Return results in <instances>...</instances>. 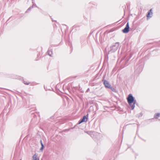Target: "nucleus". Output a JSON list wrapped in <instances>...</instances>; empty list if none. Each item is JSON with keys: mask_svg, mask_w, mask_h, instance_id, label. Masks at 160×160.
I'll return each mask as SVG.
<instances>
[{"mask_svg": "<svg viewBox=\"0 0 160 160\" xmlns=\"http://www.w3.org/2000/svg\"><path fill=\"white\" fill-rule=\"evenodd\" d=\"M30 8H28V10H29Z\"/></svg>", "mask_w": 160, "mask_h": 160, "instance_id": "obj_13", "label": "nucleus"}, {"mask_svg": "<svg viewBox=\"0 0 160 160\" xmlns=\"http://www.w3.org/2000/svg\"><path fill=\"white\" fill-rule=\"evenodd\" d=\"M129 23L128 22L126 24L125 28L122 30L123 32L124 33H127L129 31Z\"/></svg>", "mask_w": 160, "mask_h": 160, "instance_id": "obj_4", "label": "nucleus"}, {"mask_svg": "<svg viewBox=\"0 0 160 160\" xmlns=\"http://www.w3.org/2000/svg\"><path fill=\"white\" fill-rule=\"evenodd\" d=\"M152 9H151L149 10L148 14H147V19H148L149 18H151L152 17Z\"/></svg>", "mask_w": 160, "mask_h": 160, "instance_id": "obj_5", "label": "nucleus"}, {"mask_svg": "<svg viewBox=\"0 0 160 160\" xmlns=\"http://www.w3.org/2000/svg\"><path fill=\"white\" fill-rule=\"evenodd\" d=\"M159 115V113H158L154 115V118H157Z\"/></svg>", "mask_w": 160, "mask_h": 160, "instance_id": "obj_9", "label": "nucleus"}, {"mask_svg": "<svg viewBox=\"0 0 160 160\" xmlns=\"http://www.w3.org/2000/svg\"><path fill=\"white\" fill-rule=\"evenodd\" d=\"M103 83L106 88H110L112 90H114V88L111 86V85L109 83L108 81L106 80H104L103 81Z\"/></svg>", "mask_w": 160, "mask_h": 160, "instance_id": "obj_3", "label": "nucleus"}, {"mask_svg": "<svg viewBox=\"0 0 160 160\" xmlns=\"http://www.w3.org/2000/svg\"><path fill=\"white\" fill-rule=\"evenodd\" d=\"M88 120V118H87V117L86 116H84L82 119V120L80 121L79 122V124H80L82 122H86Z\"/></svg>", "mask_w": 160, "mask_h": 160, "instance_id": "obj_6", "label": "nucleus"}, {"mask_svg": "<svg viewBox=\"0 0 160 160\" xmlns=\"http://www.w3.org/2000/svg\"><path fill=\"white\" fill-rule=\"evenodd\" d=\"M40 142H41V145H42V142L41 140V141H40Z\"/></svg>", "mask_w": 160, "mask_h": 160, "instance_id": "obj_11", "label": "nucleus"}, {"mask_svg": "<svg viewBox=\"0 0 160 160\" xmlns=\"http://www.w3.org/2000/svg\"><path fill=\"white\" fill-rule=\"evenodd\" d=\"M48 54L50 56H52V52L50 50H48Z\"/></svg>", "mask_w": 160, "mask_h": 160, "instance_id": "obj_8", "label": "nucleus"}, {"mask_svg": "<svg viewBox=\"0 0 160 160\" xmlns=\"http://www.w3.org/2000/svg\"><path fill=\"white\" fill-rule=\"evenodd\" d=\"M41 146H42V147L40 148V150L42 151L43 150V148H44V146H43V143H42Z\"/></svg>", "mask_w": 160, "mask_h": 160, "instance_id": "obj_10", "label": "nucleus"}, {"mask_svg": "<svg viewBox=\"0 0 160 160\" xmlns=\"http://www.w3.org/2000/svg\"><path fill=\"white\" fill-rule=\"evenodd\" d=\"M32 160H39L38 158H37V155L35 154L32 157Z\"/></svg>", "mask_w": 160, "mask_h": 160, "instance_id": "obj_7", "label": "nucleus"}, {"mask_svg": "<svg viewBox=\"0 0 160 160\" xmlns=\"http://www.w3.org/2000/svg\"><path fill=\"white\" fill-rule=\"evenodd\" d=\"M128 103L131 106L132 110H133L135 108V104L136 103V100H134V97L131 94H129L127 98Z\"/></svg>", "mask_w": 160, "mask_h": 160, "instance_id": "obj_1", "label": "nucleus"}, {"mask_svg": "<svg viewBox=\"0 0 160 160\" xmlns=\"http://www.w3.org/2000/svg\"><path fill=\"white\" fill-rule=\"evenodd\" d=\"M119 46V43L118 42H116L111 47V50L112 52L115 51L118 49Z\"/></svg>", "mask_w": 160, "mask_h": 160, "instance_id": "obj_2", "label": "nucleus"}, {"mask_svg": "<svg viewBox=\"0 0 160 160\" xmlns=\"http://www.w3.org/2000/svg\"><path fill=\"white\" fill-rule=\"evenodd\" d=\"M25 84H26V85H28V83H25Z\"/></svg>", "mask_w": 160, "mask_h": 160, "instance_id": "obj_12", "label": "nucleus"}]
</instances>
